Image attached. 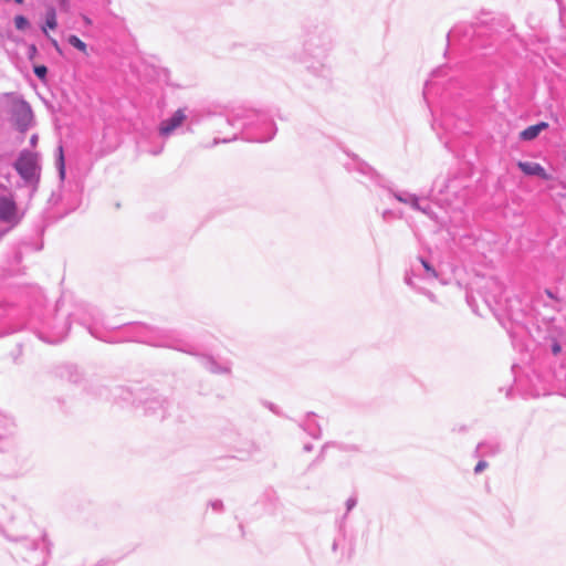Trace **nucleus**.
<instances>
[{"label": "nucleus", "instance_id": "1", "mask_svg": "<svg viewBox=\"0 0 566 566\" xmlns=\"http://www.w3.org/2000/svg\"><path fill=\"white\" fill-rule=\"evenodd\" d=\"M303 31L304 54L313 60L304 57L302 62L306 65L307 75L316 81L308 85L326 90L331 84L332 71L323 63V59L333 46V30L326 23L308 22L303 27Z\"/></svg>", "mask_w": 566, "mask_h": 566}, {"label": "nucleus", "instance_id": "2", "mask_svg": "<svg viewBox=\"0 0 566 566\" xmlns=\"http://www.w3.org/2000/svg\"><path fill=\"white\" fill-rule=\"evenodd\" d=\"M123 340L135 342L158 348H168L190 356H197L198 349L186 334L177 328L159 327L142 322L123 325Z\"/></svg>", "mask_w": 566, "mask_h": 566}, {"label": "nucleus", "instance_id": "3", "mask_svg": "<svg viewBox=\"0 0 566 566\" xmlns=\"http://www.w3.org/2000/svg\"><path fill=\"white\" fill-rule=\"evenodd\" d=\"M226 122L240 130L242 139L251 143H266L273 139L277 132L272 117L256 109H237L227 117Z\"/></svg>", "mask_w": 566, "mask_h": 566}, {"label": "nucleus", "instance_id": "4", "mask_svg": "<svg viewBox=\"0 0 566 566\" xmlns=\"http://www.w3.org/2000/svg\"><path fill=\"white\" fill-rule=\"evenodd\" d=\"M499 27H502V20L492 18L490 20L478 19L475 22H461L455 24L448 33L450 38L459 39L463 46L475 49H491L499 40Z\"/></svg>", "mask_w": 566, "mask_h": 566}, {"label": "nucleus", "instance_id": "5", "mask_svg": "<svg viewBox=\"0 0 566 566\" xmlns=\"http://www.w3.org/2000/svg\"><path fill=\"white\" fill-rule=\"evenodd\" d=\"M116 396L136 407H143L147 416L164 419L167 415L169 400L157 390L144 387H117Z\"/></svg>", "mask_w": 566, "mask_h": 566}, {"label": "nucleus", "instance_id": "6", "mask_svg": "<svg viewBox=\"0 0 566 566\" xmlns=\"http://www.w3.org/2000/svg\"><path fill=\"white\" fill-rule=\"evenodd\" d=\"M70 314L71 322L77 323L84 327L94 338L106 342L116 343L117 340L107 336L111 329L120 328V326H108L104 321L102 312L90 304H77ZM122 328H124L122 326Z\"/></svg>", "mask_w": 566, "mask_h": 566}, {"label": "nucleus", "instance_id": "7", "mask_svg": "<svg viewBox=\"0 0 566 566\" xmlns=\"http://www.w3.org/2000/svg\"><path fill=\"white\" fill-rule=\"evenodd\" d=\"M20 547L19 554L28 566H45L50 554L52 544L43 534L38 539L22 537L19 539Z\"/></svg>", "mask_w": 566, "mask_h": 566}, {"label": "nucleus", "instance_id": "8", "mask_svg": "<svg viewBox=\"0 0 566 566\" xmlns=\"http://www.w3.org/2000/svg\"><path fill=\"white\" fill-rule=\"evenodd\" d=\"M71 324L70 314L60 317L56 312L52 317L46 318L42 323V327L38 331V336L48 344H59L66 338Z\"/></svg>", "mask_w": 566, "mask_h": 566}, {"label": "nucleus", "instance_id": "9", "mask_svg": "<svg viewBox=\"0 0 566 566\" xmlns=\"http://www.w3.org/2000/svg\"><path fill=\"white\" fill-rule=\"evenodd\" d=\"M14 169L27 184H38L40 180V167L35 156L22 150L14 163Z\"/></svg>", "mask_w": 566, "mask_h": 566}, {"label": "nucleus", "instance_id": "10", "mask_svg": "<svg viewBox=\"0 0 566 566\" xmlns=\"http://www.w3.org/2000/svg\"><path fill=\"white\" fill-rule=\"evenodd\" d=\"M11 122L14 128L21 133H27L34 125V115L29 102L20 98L13 103L11 108Z\"/></svg>", "mask_w": 566, "mask_h": 566}, {"label": "nucleus", "instance_id": "11", "mask_svg": "<svg viewBox=\"0 0 566 566\" xmlns=\"http://www.w3.org/2000/svg\"><path fill=\"white\" fill-rule=\"evenodd\" d=\"M332 553L335 554L339 563L350 560L355 553V538L347 534L343 523L332 543Z\"/></svg>", "mask_w": 566, "mask_h": 566}, {"label": "nucleus", "instance_id": "12", "mask_svg": "<svg viewBox=\"0 0 566 566\" xmlns=\"http://www.w3.org/2000/svg\"><path fill=\"white\" fill-rule=\"evenodd\" d=\"M0 221L10 224L9 229L3 231L2 234H6L21 221L17 202L10 197H0Z\"/></svg>", "mask_w": 566, "mask_h": 566}, {"label": "nucleus", "instance_id": "13", "mask_svg": "<svg viewBox=\"0 0 566 566\" xmlns=\"http://www.w3.org/2000/svg\"><path fill=\"white\" fill-rule=\"evenodd\" d=\"M347 155L353 159V163H348L345 165V168L348 171H356L367 178H369L371 181H374L377 186H379V182H384L386 179L379 175L375 168H373L369 164L360 159L355 154Z\"/></svg>", "mask_w": 566, "mask_h": 566}, {"label": "nucleus", "instance_id": "14", "mask_svg": "<svg viewBox=\"0 0 566 566\" xmlns=\"http://www.w3.org/2000/svg\"><path fill=\"white\" fill-rule=\"evenodd\" d=\"M187 119L184 108H178L172 115L163 119L158 126V134L163 138L169 137L177 128H179Z\"/></svg>", "mask_w": 566, "mask_h": 566}, {"label": "nucleus", "instance_id": "15", "mask_svg": "<svg viewBox=\"0 0 566 566\" xmlns=\"http://www.w3.org/2000/svg\"><path fill=\"white\" fill-rule=\"evenodd\" d=\"M82 187L76 184L74 190L65 191L64 193L52 192L49 203L56 205L60 200H66L67 212L76 210L81 205Z\"/></svg>", "mask_w": 566, "mask_h": 566}, {"label": "nucleus", "instance_id": "16", "mask_svg": "<svg viewBox=\"0 0 566 566\" xmlns=\"http://www.w3.org/2000/svg\"><path fill=\"white\" fill-rule=\"evenodd\" d=\"M517 168L525 175L531 177H538L544 181L551 180L552 176L546 169L538 163L535 161H517Z\"/></svg>", "mask_w": 566, "mask_h": 566}, {"label": "nucleus", "instance_id": "17", "mask_svg": "<svg viewBox=\"0 0 566 566\" xmlns=\"http://www.w3.org/2000/svg\"><path fill=\"white\" fill-rule=\"evenodd\" d=\"M502 450L501 443L495 439L484 440L478 443L473 457L474 458H485V457H494L499 454Z\"/></svg>", "mask_w": 566, "mask_h": 566}, {"label": "nucleus", "instance_id": "18", "mask_svg": "<svg viewBox=\"0 0 566 566\" xmlns=\"http://www.w3.org/2000/svg\"><path fill=\"white\" fill-rule=\"evenodd\" d=\"M315 417L316 415L314 412H307L305 420L298 422V427L313 439H319L322 437V428L315 420Z\"/></svg>", "mask_w": 566, "mask_h": 566}, {"label": "nucleus", "instance_id": "19", "mask_svg": "<svg viewBox=\"0 0 566 566\" xmlns=\"http://www.w3.org/2000/svg\"><path fill=\"white\" fill-rule=\"evenodd\" d=\"M59 376L72 384H80L83 380V374L77 366L72 364L63 365L59 368Z\"/></svg>", "mask_w": 566, "mask_h": 566}, {"label": "nucleus", "instance_id": "20", "mask_svg": "<svg viewBox=\"0 0 566 566\" xmlns=\"http://www.w3.org/2000/svg\"><path fill=\"white\" fill-rule=\"evenodd\" d=\"M548 126L546 122H538L531 125L520 133V139L523 142H532L536 139L543 130L547 129Z\"/></svg>", "mask_w": 566, "mask_h": 566}, {"label": "nucleus", "instance_id": "21", "mask_svg": "<svg viewBox=\"0 0 566 566\" xmlns=\"http://www.w3.org/2000/svg\"><path fill=\"white\" fill-rule=\"evenodd\" d=\"M379 187L387 190L392 198L405 205H407L408 200L412 195L407 190H397L396 188L392 187L391 182L387 180H385L384 182H379Z\"/></svg>", "mask_w": 566, "mask_h": 566}, {"label": "nucleus", "instance_id": "22", "mask_svg": "<svg viewBox=\"0 0 566 566\" xmlns=\"http://www.w3.org/2000/svg\"><path fill=\"white\" fill-rule=\"evenodd\" d=\"M57 28L56 9L50 6L45 10V21L41 27L42 32L48 35V30H55Z\"/></svg>", "mask_w": 566, "mask_h": 566}, {"label": "nucleus", "instance_id": "23", "mask_svg": "<svg viewBox=\"0 0 566 566\" xmlns=\"http://www.w3.org/2000/svg\"><path fill=\"white\" fill-rule=\"evenodd\" d=\"M205 367L216 375H228L231 373V368L228 365H221L211 356L206 357Z\"/></svg>", "mask_w": 566, "mask_h": 566}, {"label": "nucleus", "instance_id": "24", "mask_svg": "<svg viewBox=\"0 0 566 566\" xmlns=\"http://www.w3.org/2000/svg\"><path fill=\"white\" fill-rule=\"evenodd\" d=\"M55 166H56L59 178H60L61 182H63L66 177V168H65L64 151H63V147L61 145L56 149Z\"/></svg>", "mask_w": 566, "mask_h": 566}, {"label": "nucleus", "instance_id": "25", "mask_svg": "<svg viewBox=\"0 0 566 566\" xmlns=\"http://www.w3.org/2000/svg\"><path fill=\"white\" fill-rule=\"evenodd\" d=\"M457 181L458 178L455 176L448 178L439 189V193H451L453 196H457L458 191L462 188V186L455 185Z\"/></svg>", "mask_w": 566, "mask_h": 566}, {"label": "nucleus", "instance_id": "26", "mask_svg": "<svg viewBox=\"0 0 566 566\" xmlns=\"http://www.w3.org/2000/svg\"><path fill=\"white\" fill-rule=\"evenodd\" d=\"M417 260L419 261V263L421 264V266L423 269V272H424L423 279H427V280L438 279V272L434 269V266L430 263L429 260H427L426 258H423L421 255H419L417 258Z\"/></svg>", "mask_w": 566, "mask_h": 566}, {"label": "nucleus", "instance_id": "27", "mask_svg": "<svg viewBox=\"0 0 566 566\" xmlns=\"http://www.w3.org/2000/svg\"><path fill=\"white\" fill-rule=\"evenodd\" d=\"M66 42L84 55H90L87 44L84 41H82L76 34H69L66 38Z\"/></svg>", "mask_w": 566, "mask_h": 566}, {"label": "nucleus", "instance_id": "28", "mask_svg": "<svg viewBox=\"0 0 566 566\" xmlns=\"http://www.w3.org/2000/svg\"><path fill=\"white\" fill-rule=\"evenodd\" d=\"M338 446L336 442H332V441H328V442H325L318 454L316 455V458L308 464L307 467V471H311L314 467H316L317 464L322 463L324 460H325V455H326V450L331 447H336Z\"/></svg>", "mask_w": 566, "mask_h": 566}, {"label": "nucleus", "instance_id": "29", "mask_svg": "<svg viewBox=\"0 0 566 566\" xmlns=\"http://www.w3.org/2000/svg\"><path fill=\"white\" fill-rule=\"evenodd\" d=\"M415 277H421V275L418 273V271H417L413 266H411V269H410V270H407V271H406V273H405V277H403V281H405V283H406L409 287H411L413 291H416V292H417V289H421V286H418V285L415 283V281H413V279H415Z\"/></svg>", "mask_w": 566, "mask_h": 566}, {"label": "nucleus", "instance_id": "30", "mask_svg": "<svg viewBox=\"0 0 566 566\" xmlns=\"http://www.w3.org/2000/svg\"><path fill=\"white\" fill-rule=\"evenodd\" d=\"M32 70H33L34 75L38 77L39 81H41L42 83H46L48 82L49 69H48L46 65H44V64H33Z\"/></svg>", "mask_w": 566, "mask_h": 566}, {"label": "nucleus", "instance_id": "31", "mask_svg": "<svg viewBox=\"0 0 566 566\" xmlns=\"http://www.w3.org/2000/svg\"><path fill=\"white\" fill-rule=\"evenodd\" d=\"M14 27L19 31H25L30 27L29 19L23 14H17L13 19Z\"/></svg>", "mask_w": 566, "mask_h": 566}, {"label": "nucleus", "instance_id": "32", "mask_svg": "<svg viewBox=\"0 0 566 566\" xmlns=\"http://www.w3.org/2000/svg\"><path fill=\"white\" fill-rule=\"evenodd\" d=\"M407 205L412 209V210H416V211H419V209H421V203H420V198L412 193L410 199L408 200Z\"/></svg>", "mask_w": 566, "mask_h": 566}, {"label": "nucleus", "instance_id": "33", "mask_svg": "<svg viewBox=\"0 0 566 566\" xmlns=\"http://www.w3.org/2000/svg\"><path fill=\"white\" fill-rule=\"evenodd\" d=\"M407 205L412 209V210H416V211H419V209H421V203H420V198L412 193L410 199L408 200Z\"/></svg>", "mask_w": 566, "mask_h": 566}, {"label": "nucleus", "instance_id": "34", "mask_svg": "<svg viewBox=\"0 0 566 566\" xmlns=\"http://www.w3.org/2000/svg\"><path fill=\"white\" fill-rule=\"evenodd\" d=\"M264 407H266L270 411H272L274 415L276 416H280V417H283V412L282 410L276 406L274 405L273 402H270V401H263L262 402Z\"/></svg>", "mask_w": 566, "mask_h": 566}, {"label": "nucleus", "instance_id": "35", "mask_svg": "<svg viewBox=\"0 0 566 566\" xmlns=\"http://www.w3.org/2000/svg\"><path fill=\"white\" fill-rule=\"evenodd\" d=\"M38 55V48L34 43L28 44L27 57L29 61H33Z\"/></svg>", "mask_w": 566, "mask_h": 566}, {"label": "nucleus", "instance_id": "36", "mask_svg": "<svg viewBox=\"0 0 566 566\" xmlns=\"http://www.w3.org/2000/svg\"><path fill=\"white\" fill-rule=\"evenodd\" d=\"M381 218L384 221L388 222L394 218H401V216H397L391 209H386L382 211Z\"/></svg>", "mask_w": 566, "mask_h": 566}, {"label": "nucleus", "instance_id": "37", "mask_svg": "<svg viewBox=\"0 0 566 566\" xmlns=\"http://www.w3.org/2000/svg\"><path fill=\"white\" fill-rule=\"evenodd\" d=\"M345 505H346V514L345 515H347L357 505V497L354 495L348 497ZM346 516H344V518Z\"/></svg>", "mask_w": 566, "mask_h": 566}, {"label": "nucleus", "instance_id": "38", "mask_svg": "<svg viewBox=\"0 0 566 566\" xmlns=\"http://www.w3.org/2000/svg\"><path fill=\"white\" fill-rule=\"evenodd\" d=\"M417 293H420V294L427 296L432 303L437 302V296L431 291H429L424 287L417 289Z\"/></svg>", "mask_w": 566, "mask_h": 566}, {"label": "nucleus", "instance_id": "39", "mask_svg": "<svg viewBox=\"0 0 566 566\" xmlns=\"http://www.w3.org/2000/svg\"><path fill=\"white\" fill-rule=\"evenodd\" d=\"M551 352L553 355L557 356L562 353V345L557 339H553L551 343Z\"/></svg>", "mask_w": 566, "mask_h": 566}, {"label": "nucleus", "instance_id": "40", "mask_svg": "<svg viewBox=\"0 0 566 566\" xmlns=\"http://www.w3.org/2000/svg\"><path fill=\"white\" fill-rule=\"evenodd\" d=\"M488 465H489V463L485 460H480L474 467V473L475 474L482 473L488 468Z\"/></svg>", "mask_w": 566, "mask_h": 566}, {"label": "nucleus", "instance_id": "41", "mask_svg": "<svg viewBox=\"0 0 566 566\" xmlns=\"http://www.w3.org/2000/svg\"><path fill=\"white\" fill-rule=\"evenodd\" d=\"M555 1L557 2V6H558L559 19L560 20L566 19V6L563 3V0H555Z\"/></svg>", "mask_w": 566, "mask_h": 566}, {"label": "nucleus", "instance_id": "42", "mask_svg": "<svg viewBox=\"0 0 566 566\" xmlns=\"http://www.w3.org/2000/svg\"><path fill=\"white\" fill-rule=\"evenodd\" d=\"M210 506L216 512L221 513L223 511V502L221 500L211 501Z\"/></svg>", "mask_w": 566, "mask_h": 566}, {"label": "nucleus", "instance_id": "43", "mask_svg": "<svg viewBox=\"0 0 566 566\" xmlns=\"http://www.w3.org/2000/svg\"><path fill=\"white\" fill-rule=\"evenodd\" d=\"M50 43L52 44V46L54 48V50L60 54V55H63V50L61 48V45L59 44L57 40H55L54 38H51L49 34L46 35Z\"/></svg>", "mask_w": 566, "mask_h": 566}, {"label": "nucleus", "instance_id": "44", "mask_svg": "<svg viewBox=\"0 0 566 566\" xmlns=\"http://www.w3.org/2000/svg\"><path fill=\"white\" fill-rule=\"evenodd\" d=\"M59 9L63 12H69L70 10V1L69 0H55Z\"/></svg>", "mask_w": 566, "mask_h": 566}, {"label": "nucleus", "instance_id": "45", "mask_svg": "<svg viewBox=\"0 0 566 566\" xmlns=\"http://www.w3.org/2000/svg\"><path fill=\"white\" fill-rule=\"evenodd\" d=\"M419 212L428 216L429 218L433 219L434 212L432 211L431 207L429 205L422 206L421 209H419Z\"/></svg>", "mask_w": 566, "mask_h": 566}, {"label": "nucleus", "instance_id": "46", "mask_svg": "<svg viewBox=\"0 0 566 566\" xmlns=\"http://www.w3.org/2000/svg\"><path fill=\"white\" fill-rule=\"evenodd\" d=\"M238 138V134H234L232 137L230 138H223V139H219V138H214L213 139V145H217L219 143H230L232 140H235Z\"/></svg>", "mask_w": 566, "mask_h": 566}, {"label": "nucleus", "instance_id": "47", "mask_svg": "<svg viewBox=\"0 0 566 566\" xmlns=\"http://www.w3.org/2000/svg\"><path fill=\"white\" fill-rule=\"evenodd\" d=\"M545 294L551 298V300H554V301H558V297H557V294L556 292H554L553 290L551 289H545Z\"/></svg>", "mask_w": 566, "mask_h": 566}, {"label": "nucleus", "instance_id": "48", "mask_svg": "<svg viewBox=\"0 0 566 566\" xmlns=\"http://www.w3.org/2000/svg\"><path fill=\"white\" fill-rule=\"evenodd\" d=\"M452 431L459 432V433H465L468 431V427L465 424H461L459 427H454L452 429Z\"/></svg>", "mask_w": 566, "mask_h": 566}, {"label": "nucleus", "instance_id": "49", "mask_svg": "<svg viewBox=\"0 0 566 566\" xmlns=\"http://www.w3.org/2000/svg\"><path fill=\"white\" fill-rule=\"evenodd\" d=\"M340 450L344 451H357L358 448L356 446H338Z\"/></svg>", "mask_w": 566, "mask_h": 566}, {"label": "nucleus", "instance_id": "50", "mask_svg": "<svg viewBox=\"0 0 566 566\" xmlns=\"http://www.w3.org/2000/svg\"><path fill=\"white\" fill-rule=\"evenodd\" d=\"M449 120H450L449 116L447 114H444L443 115V119H442V124L446 127V129L449 128Z\"/></svg>", "mask_w": 566, "mask_h": 566}, {"label": "nucleus", "instance_id": "51", "mask_svg": "<svg viewBox=\"0 0 566 566\" xmlns=\"http://www.w3.org/2000/svg\"><path fill=\"white\" fill-rule=\"evenodd\" d=\"M313 444L312 443H305L304 447H303V451L304 452H311L313 450Z\"/></svg>", "mask_w": 566, "mask_h": 566}, {"label": "nucleus", "instance_id": "52", "mask_svg": "<svg viewBox=\"0 0 566 566\" xmlns=\"http://www.w3.org/2000/svg\"><path fill=\"white\" fill-rule=\"evenodd\" d=\"M163 148H164V146H160V147H158V148H155V149L150 150V154H151V155H155V156H156V155H159V154L163 151Z\"/></svg>", "mask_w": 566, "mask_h": 566}, {"label": "nucleus", "instance_id": "53", "mask_svg": "<svg viewBox=\"0 0 566 566\" xmlns=\"http://www.w3.org/2000/svg\"><path fill=\"white\" fill-rule=\"evenodd\" d=\"M95 566H113L108 560H99Z\"/></svg>", "mask_w": 566, "mask_h": 566}, {"label": "nucleus", "instance_id": "54", "mask_svg": "<svg viewBox=\"0 0 566 566\" xmlns=\"http://www.w3.org/2000/svg\"><path fill=\"white\" fill-rule=\"evenodd\" d=\"M38 143V135H32L31 138H30V144L31 146H35Z\"/></svg>", "mask_w": 566, "mask_h": 566}, {"label": "nucleus", "instance_id": "55", "mask_svg": "<svg viewBox=\"0 0 566 566\" xmlns=\"http://www.w3.org/2000/svg\"><path fill=\"white\" fill-rule=\"evenodd\" d=\"M442 71H443V69H442V67H439V69L434 70V71L432 72V76H433V77H438V76L440 75V73H442Z\"/></svg>", "mask_w": 566, "mask_h": 566}, {"label": "nucleus", "instance_id": "56", "mask_svg": "<svg viewBox=\"0 0 566 566\" xmlns=\"http://www.w3.org/2000/svg\"><path fill=\"white\" fill-rule=\"evenodd\" d=\"M83 21H84L85 25H92V23H93L92 20L86 15L83 17Z\"/></svg>", "mask_w": 566, "mask_h": 566}]
</instances>
